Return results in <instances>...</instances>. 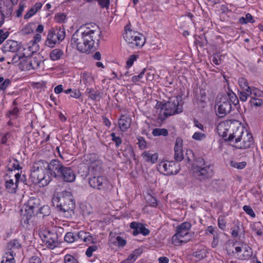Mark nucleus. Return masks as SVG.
Instances as JSON below:
<instances>
[{
  "label": "nucleus",
  "instance_id": "obj_1",
  "mask_svg": "<svg viewBox=\"0 0 263 263\" xmlns=\"http://www.w3.org/2000/svg\"><path fill=\"white\" fill-rule=\"evenodd\" d=\"M224 124H219L217 129L219 135H221L226 141L233 142L234 146L238 149H247L251 147L254 144V140L252 134L248 132L243 126H240L236 128L232 133H228L229 130L221 133V128Z\"/></svg>",
  "mask_w": 263,
  "mask_h": 263
},
{
  "label": "nucleus",
  "instance_id": "obj_2",
  "mask_svg": "<svg viewBox=\"0 0 263 263\" xmlns=\"http://www.w3.org/2000/svg\"><path fill=\"white\" fill-rule=\"evenodd\" d=\"M48 167L47 162L45 160H41L34 163L29 180L35 184H39L43 186L47 185L51 181Z\"/></svg>",
  "mask_w": 263,
  "mask_h": 263
},
{
  "label": "nucleus",
  "instance_id": "obj_3",
  "mask_svg": "<svg viewBox=\"0 0 263 263\" xmlns=\"http://www.w3.org/2000/svg\"><path fill=\"white\" fill-rule=\"evenodd\" d=\"M193 173L197 180L204 181L210 179L213 176V166L203 158L198 157L193 164Z\"/></svg>",
  "mask_w": 263,
  "mask_h": 263
},
{
  "label": "nucleus",
  "instance_id": "obj_4",
  "mask_svg": "<svg viewBox=\"0 0 263 263\" xmlns=\"http://www.w3.org/2000/svg\"><path fill=\"white\" fill-rule=\"evenodd\" d=\"M52 204L57 210L63 213L72 212L75 209V201L70 192L63 191L54 195L52 198Z\"/></svg>",
  "mask_w": 263,
  "mask_h": 263
},
{
  "label": "nucleus",
  "instance_id": "obj_5",
  "mask_svg": "<svg viewBox=\"0 0 263 263\" xmlns=\"http://www.w3.org/2000/svg\"><path fill=\"white\" fill-rule=\"evenodd\" d=\"M82 29V33L85 37V41L88 47V53L95 47V43L99 44L101 39V31L98 26L95 24H88L81 26Z\"/></svg>",
  "mask_w": 263,
  "mask_h": 263
},
{
  "label": "nucleus",
  "instance_id": "obj_6",
  "mask_svg": "<svg viewBox=\"0 0 263 263\" xmlns=\"http://www.w3.org/2000/svg\"><path fill=\"white\" fill-rule=\"evenodd\" d=\"M156 109H160L158 118L161 121L164 120L168 117L182 111V107L179 104L177 99L170 100L165 103L158 102L155 106Z\"/></svg>",
  "mask_w": 263,
  "mask_h": 263
},
{
  "label": "nucleus",
  "instance_id": "obj_7",
  "mask_svg": "<svg viewBox=\"0 0 263 263\" xmlns=\"http://www.w3.org/2000/svg\"><path fill=\"white\" fill-rule=\"evenodd\" d=\"M191 224L188 222H184L177 228V233L173 236L172 241L175 245H180L187 242L190 239L189 231Z\"/></svg>",
  "mask_w": 263,
  "mask_h": 263
},
{
  "label": "nucleus",
  "instance_id": "obj_8",
  "mask_svg": "<svg viewBox=\"0 0 263 263\" xmlns=\"http://www.w3.org/2000/svg\"><path fill=\"white\" fill-rule=\"evenodd\" d=\"M127 26L125 27V32L123 34V37L126 42L132 48L142 47L145 43L144 36L142 34L132 30H127Z\"/></svg>",
  "mask_w": 263,
  "mask_h": 263
},
{
  "label": "nucleus",
  "instance_id": "obj_9",
  "mask_svg": "<svg viewBox=\"0 0 263 263\" xmlns=\"http://www.w3.org/2000/svg\"><path fill=\"white\" fill-rule=\"evenodd\" d=\"M65 37V31L64 28L61 27L51 28L48 31L45 44L50 48H53L56 44H59Z\"/></svg>",
  "mask_w": 263,
  "mask_h": 263
},
{
  "label": "nucleus",
  "instance_id": "obj_10",
  "mask_svg": "<svg viewBox=\"0 0 263 263\" xmlns=\"http://www.w3.org/2000/svg\"><path fill=\"white\" fill-rule=\"evenodd\" d=\"M70 44L72 47H76L77 49L82 53H88V47L86 45L85 37L82 33V29L81 27L72 34Z\"/></svg>",
  "mask_w": 263,
  "mask_h": 263
},
{
  "label": "nucleus",
  "instance_id": "obj_11",
  "mask_svg": "<svg viewBox=\"0 0 263 263\" xmlns=\"http://www.w3.org/2000/svg\"><path fill=\"white\" fill-rule=\"evenodd\" d=\"M216 106H217V114L220 117H224L232 109L231 104L227 96L218 97Z\"/></svg>",
  "mask_w": 263,
  "mask_h": 263
},
{
  "label": "nucleus",
  "instance_id": "obj_12",
  "mask_svg": "<svg viewBox=\"0 0 263 263\" xmlns=\"http://www.w3.org/2000/svg\"><path fill=\"white\" fill-rule=\"evenodd\" d=\"M42 241L47 247L51 249H53L59 245L58 236L56 233H52L50 231H45L40 234Z\"/></svg>",
  "mask_w": 263,
  "mask_h": 263
},
{
  "label": "nucleus",
  "instance_id": "obj_13",
  "mask_svg": "<svg viewBox=\"0 0 263 263\" xmlns=\"http://www.w3.org/2000/svg\"><path fill=\"white\" fill-rule=\"evenodd\" d=\"M47 165L50 178L51 177L59 178L65 166L60 160L57 159L52 160L49 163L47 162Z\"/></svg>",
  "mask_w": 263,
  "mask_h": 263
},
{
  "label": "nucleus",
  "instance_id": "obj_14",
  "mask_svg": "<svg viewBox=\"0 0 263 263\" xmlns=\"http://www.w3.org/2000/svg\"><path fill=\"white\" fill-rule=\"evenodd\" d=\"M159 170L165 175L176 174L179 170L174 161H162L159 165Z\"/></svg>",
  "mask_w": 263,
  "mask_h": 263
},
{
  "label": "nucleus",
  "instance_id": "obj_15",
  "mask_svg": "<svg viewBox=\"0 0 263 263\" xmlns=\"http://www.w3.org/2000/svg\"><path fill=\"white\" fill-rule=\"evenodd\" d=\"M107 183L105 178L101 176H94L89 180L90 186L98 190H104Z\"/></svg>",
  "mask_w": 263,
  "mask_h": 263
},
{
  "label": "nucleus",
  "instance_id": "obj_16",
  "mask_svg": "<svg viewBox=\"0 0 263 263\" xmlns=\"http://www.w3.org/2000/svg\"><path fill=\"white\" fill-rule=\"evenodd\" d=\"M32 200H30L28 201V204L27 206L28 209H25V213L23 214L21 218L22 224H28L33 216L34 209L35 207L32 204Z\"/></svg>",
  "mask_w": 263,
  "mask_h": 263
},
{
  "label": "nucleus",
  "instance_id": "obj_17",
  "mask_svg": "<svg viewBox=\"0 0 263 263\" xmlns=\"http://www.w3.org/2000/svg\"><path fill=\"white\" fill-rule=\"evenodd\" d=\"M21 243L17 239H12L7 245L6 254L14 257L16 254V250L21 248Z\"/></svg>",
  "mask_w": 263,
  "mask_h": 263
},
{
  "label": "nucleus",
  "instance_id": "obj_18",
  "mask_svg": "<svg viewBox=\"0 0 263 263\" xmlns=\"http://www.w3.org/2000/svg\"><path fill=\"white\" fill-rule=\"evenodd\" d=\"M5 189L9 193H15L18 187V184L14 182L11 176L6 174L4 176Z\"/></svg>",
  "mask_w": 263,
  "mask_h": 263
},
{
  "label": "nucleus",
  "instance_id": "obj_19",
  "mask_svg": "<svg viewBox=\"0 0 263 263\" xmlns=\"http://www.w3.org/2000/svg\"><path fill=\"white\" fill-rule=\"evenodd\" d=\"M59 178L63 180L64 181L71 182L75 180V174L70 167L65 166Z\"/></svg>",
  "mask_w": 263,
  "mask_h": 263
},
{
  "label": "nucleus",
  "instance_id": "obj_20",
  "mask_svg": "<svg viewBox=\"0 0 263 263\" xmlns=\"http://www.w3.org/2000/svg\"><path fill=\"white\" fill-rule=\"evenodd\" d=\"M182 143L183 141L180 139L177 138L176 139L174 146V159L176 161L180 162L184 158L182 151Z\"/></svg>",
  "mask_w": 263,
  "mask_h": 263
},
{
  "label": "nucleus",
  "instance_id": "obj_21",
  "mask_svg": "<svg viewBox=\"0 0 263 263\" xmlns=\"http://www.w3.org/2000/svg\"><path fill=\"white\" fill-rule=\"evenodd\" d=\"M19 48V45L16 41L9 40L4 44L3 50L4 52H15L17 51Z\"/></svg>",
  "mask_w": 263,
  "mask_h": 263
},
{
  "label": "nucleus",
  "instance_id": "obj_22",
  "mask_svg": "<svg viewBox=\"0 0 263 263\" xmlns=\"http://www.w3.org/2000/svg\"><path fill=\"white\" fill-rule=\"evenodd\" d=\"M132 120L130 118L126 116H122L118 121L120 128L123 132L126 131L130 127Z\"/></svg>",
  "mask_w": 263,
  "mask_h": 263
},
{
  "label": "nucleus",
  "instance_id": "obj_23",
  "mask_svg": "<svg viewBox=\"0 0 263 263\" xmlns=\"http://www.w3.org/2000/svg\"><path fill=\"white\" fill-rule=\"evenodd\" d=\"M43 61V57L40 54H36L30 57V64L31 69H37Z\"/></svg>",
  "mask_w": 263,
  "mask_h": 263
},
{
  "label": "nucleus",
  "instance_id": "obj_24",
  "mask_svg": "<svg viewBox=\"0 0 263 263\" xmlns=\"http://www.w3.org/2000/svg\"><path fill=\"white\" fill-rule=\"evenodd\" d=\"M130 227L133 229H138L139 233L142 234L144 236H146L149 233V230L140 223L132 222L130 224Z\"/></svg>",
  "mask_w": 263,
  "mask_h": 263
},
{
  "label": "nucleus",
  "instance_id": "obj_25",
  "mask_svg": "<svg viewBox=\"0 0 263 263\" xmlns=\"http://www.w3.org/2000/svg\"><path fill=\"white\" fill-rule=\"evenodd\" d=\"M142 156L145 160L147 162H151L152 163H155L158 159V155L157 153L152 154L149 152H144Z\"/></svg>",
  "mask_w": 263,
  "mask_h": 263
},
{
  "label": "nucleus",
  "instance_id": "obj_26",
  "mask_svg": "<svg viewBox=\"0 0 263 263\" xmlns=\"http://www.w3.org/2000/svg\"><path fill=\"white\" fill-rule=\"evenodd\" d=\"M20 67L22 70H31L30 57H27L24 56L20 63Z\"/></svg>",
  "mask_w": 263,
  "mask_h": 263
},
{
  "label": "nucleus",
  "instance_id": "obj_27",
  "mask_svg": "<svg viewBox=\"0 0 263 263\" xmlns=\"http://www.w3.org/2000/svg\"><path fill=\"white\" fill-rule=\"evenodd\" d=\"M63 51L60 49H53L50 53V57L52 61L59 60L63 55Z\"/></svg>",
  "mask_w": 263,
  "mask_h": 263
},
{
  "label": "nucleus",
  "instance_id": "obj_28",
  "mask_svg": "<svg viewBox=\"0 0 263 263\" xmlns=\"http://www.w3.org/2000/svg\"><path fill=\"white\" fill-rule=\"evenodd\" d=\"M8 170L12 172L13 170L21 169L19 162L15 159L10 160L7 165Z\"/></svg>",
  "mask_w": 263,
  "mask_h": 263
},
{
  "label": "nucleus",
  "instance_id": "obj_29",
  "mask_svg": "<svg viewBox=\"0 0 263 263\" xmlns=\"http://www.w3.org/2000/svg\"><path fill=\"white\" fill-rule=\"evenodd\" d=\"M88 164H89V168L93 170L95 172L99 171L101 168L102 163L101 161L99 160H95L93 161H90Z\"/></svg>",
  "mask_w": 263,
  "mask_h": 263
},
{
  "label": "nucleus",
  "instance_id": "obj_30",
  "mask_svg": "<svg viewBox=\"0 0 263 263\" xmlns=\"http://www.w3.org/2000/svg\"><path fill=\"white\" fill-rule=\"evenodd\" d=\"M238 82L239 86L243 90H246L247 92L249 89H250L248 80L246 78H240Z\"/></svg>",
  "mask_w": 263,
  "mask_h": 263
},
{
  "label": "nucleus",
  "instance_id": "obj_31",
  "mask_svg": "<svg viewBox=\"0 0 263 263\" xmlns=\"http://www.w3.org/2000/svg\"><path fill=\"white\" fill-rule=\"evenodd\" d=\"M247 92L249 93L251 98H252V96L255 98L259 97L262 94V91L254 87H250V89H249Z\"/></svg>",
  "mask_w": 263,
  "mask_h": 263
},
{
  "label": "nucleus",
  "instance_id": "obj_32",
  "mask_svg": "<svg viewBox=\"0 0 263 263\" xmlns=\"http://www.w3.org/2000/svg\"><path fill=\"white\" fill-rule=\"evenodd\" d=\"M152 134L154 136H167L168 134V131L166 129L158 128L154 129Z\"/></svg>",
  "mask_w": 263,
  "mask_h": 263
},
{
  "label": "nucleus",
  "instance_id": "obj_33",
  "mask_svg": "<svg viewBox=\"0 0 263 263\" xmlns=\"http://www.w3.org/2000/svg\"><path fill=\"white\" fill-rule=\"evenodd\" d=\"M228 98L230 101L231 104L233 103L234 105H236L238 104L239 100L237 96L233 91H231L227 92Z\"/></svg>",
  "mask_w": 263,
  "mask_h": 263
},
{
  "label": "nucleus",
  "instance_id": "obj_34",
  "mask_svg": "<svg viewBox=\"0 0 263 263\" xmlns=\"http://www.w3.org/2000/svg\"><path fill=\"white\" fill-rule=\"evenodd\" d=\"M249 103L251 107H258L263 104V101L261 99L252 96V98L249 101Z\"/></svg>",
  "mask_w": 263,
  "mask_h": 263
},
{
  "label": "nucleus",
  "instance_id": "obj_35",
  "mask_svg": "<svg viewBox=\"0 0 263 263\" xmlns=\"http://www.w3.org/2000/svg\"><path fill=\"white\" fill-rule=\"evenodd\" d=\"M230 165L234 168L241 170L246 167L247 162L246 161L238 162L232 160L231 161Z\"/></svg>",
  "mask_w": 263,
  "mask_h": 263
},
{
  "label": "nucleus",
  "instance_id": "obj_36",
  "mask_svg": "<svg viewBox=\"0 0 263 263\" xmlns=\"http://www.w3.org/2000/svg\"><path fill=\"white\" fill-rule=\"evenodd\" d=\"M146 200L150 206L156 207L157 205V200L156 198L150 194H148L146 197Z\"/></svg>",
  "mask_w": 263,
  "mask_h": 263
},
{
  "label": "nucleus",
  "instance_id": "obj_37",
  "mask_svg": "<svg viewBox=\"0 0 263 263\" xmlns=\"http://www.w3.org/2000/svg\"><path fill=\"white\" fill-rule=\"evenodd\" d=\"M39 214L42 215V217L47 216L50 214V209L49 206L44 205L39 209Z\"/></svg>",
  "mask_w": 263,
  "mask_h": 263
},
{
  "label": "nucleus",
  "instance_id": "obj_38",
  "mask_svg": "<svg viewBox=\"0 0 263 263\" xmlns=\"http://www.w3.org/2000/svg\"><path fill=\"white\" fill-rule=\"evenodd\" d=\"M64 239L67 242H73L76 240L75 234L72 232L67 233L64 237Z\"/></svg>",
  "mask_w": 263,
  "mask_h": 263
},
{
  "label": "nucleus",
  "instance_id": "obj_39",
  "mask_svg": "<svg viewBox=\"0 0 263 263\" xmlns=\"http://www.w3.org/2000/svg\"><path fill=\"white\" fill-rule=\"evenodd\" d=\"M86 93L89 95V98L93 100H97L99 97V93L90 88H87L86 90Z\"/></svg>",
  "mask_w": 263,
  "mask_h": 263
},
{
  "label": "nucleus",
  "instance_id": "obj_40",
  "mask_svg": "<svg viewBox=\"0 0 263 263\" xmlns=\"http://www.w3.org/2000/svg\"><path fill=\"white\" fill-rule=\"evenodd\" d=\"M42 7L41 3H36L28 11L32 16L37 12Z\"/></svg>",
  "mask_w": 263,
  "mask_h": 263
},
{
  "label": "nucleus",
  "instance_id": "obj_41",
  "mask_svg": "<svg viewBox=\"0 0 263 263\" xmlns=\"http://www.w3.org/2000/svg\"><path fill=\"white\" fill-rule=\"evenodd\" d=\"M97 249H98V247L96 245L89 246L87 248L85 254L87 257H90L92 255V253L93 252L96 251L97 250Z\"/></svg>",
  "mask_w": 263,
  "mask_h": 263
},
{
  "label": "nucleus",
  "instance_id": "obj_42",
  "mask_svg": "<svg viewBox=\"0 0 263 263\" xmlns=\"http://www.w3.org/2000/svg\"><path fill=\"white\" fill-rule=\"evenodd\" d=\"M65 263H78L77 260L72 255L67 254L64 257Z\"/></svg>",
  "mask_w": 263,
  "mask_h": 263
},
{
  "label": "nucleus",
  "instance_id": "obj_43",
  "mask_svg": "<svg viewBox=\"0 0 263 263\" xmlns=\"http://www.w3.org/2000/svg\"><path fill=\"white\" fill-rule=\"evenodd\" d=\"M238 95H239L240 100L243 102L246 101L248 97H250L249 93L247 92L246 90L238 91Z\"/></svg>",
  "mask_w": 263,
  "mask_h": 263
},
{
  "label": "nucleus",
  "instance_id": "obj_44",
  "mask_svg": "<svg viewBox=\"0 0 263 263\" xmlns=\"http://www.w3.org/2000/svg\"><path fill=\"white\" fill-rule=\"evenodd\" d=\"M110 137L113 141L116 143V146H119L122 143V140L119 136H116V134L112 133L110 134Z\"/></svg>",
  "mask_w": 263,
  "mask_h": 263
},
{
  "label": "nucleus",
  "instance_id": "obj_45",
  "mask_svg": "<svg viewBox=\"0 0 263 263\" xmlns=\"http://www.w3.org/2000/svg\"><path fill=\"white\" fill-rule=\"evenodd\" d=\"M75 235L76 238V241H78V240H81L83 241L84 239H85V236L87 235V232L83 231H80L78 233H76Z\"/></svg>",
  "mask_w": 263,
  "mask_h": 263
},
{
  "label": "nucleus",
  "instance_id": "obj_46",
  "mask_svg": "<svg viewBox=\"0 0 263 263\" xmlns=\"http://www.w3.org/2000/svg\"><path fill=\"white\" fill-rule=\"evenodd\" d=\"M138 55L135 54L131 55L126 61V66L128 68L131 67L133 65L134 62L138 58Z\"/></svg>",
  "mask_w": 263,
  "mask_h": 263
},
{
  "label": "nucleus",
  "instance_id": "obj_47",
  "mask_svg": "<svg viewBox=\"0 0 263 263\" xmlns=\"http://www.w3.org/2000/svg\"><path fill=\"white\" fill-rule=\"evenodd\" d=\"M92 80V77L88 73H83L82 81L86 85H87V84L90 83Z\"/></svg>",
  "mask_w": 263,
  "mask_h": 263
},
{
  "label": "nucleus",
  "instance_id": "obj_48",
  "mask_svg": "<svg viewBox=\"0 0 263 263\" xmlns=\"http://www.w3.org/2000/svg\"><path fill=\"white\" fill-rule=\"evenodd\" d=\"M142 252V250L141 249H137L135 250L133 252L130 254L129 256L134 259V261L136 260L138 256L140 255Z\"/></svg>",
  "mask_w": 263,
  "mask_h": 263
},
{
  "label": "nucleus",
  "instance_id": "obj_49",
  "mask_svg": "<svg viewBox=\"0 0 263 263\" xmlns=\"http://www.w3.org/2000/svg\"><path fill=\"white\" fill-rule=\"evenodd\" d=\"M243 209L249 215L252 217H255V214L250 206L245 205L243 207Z\"/></svg>",
  "mask_w": 263,
  "mask_h": 263
},
{
  "label": "nucleus",
  "instance_id": "obj_50",
  "mask_svg": "<svg viewBox=\"0 0 263 263\" xmlns=\"http://www.w3.org/2000/svg\"><path fill=\"white\" fill-rule=\"evenodd\" d=\"M205 135L200 133V132H196L192 136L193 139L196 140H201L205 138Z\"/></svg>",
  "mask_w": 263,
  "mask_h": 263
},
{
  "label": "nucleus",
  "instance_id": "obj_51",
  "mask_svg": "<svg viewBox=\"0 0 263 263\" xmlns=\"http://www.w3.org/2000/svg\"><path fill=\"white\" fill-rule=\"evenodd\" d=\"M145 69H144L142 70V71L140 72V73L139 75L133 76L132 78V81L134 83L139 82L140 80L143 78V75L145 73Z\"/></svg>",
  "mask_w": 263,
  "mask_h": 263
},
{
  "label": "nucleus",
  "instance_id": "obj_52",
  "mask_svg": "<svg viewBox=\"0 0 263 263\" xmlns=\"http://www.w3.org/2000/svg\"><path fill=\"white\" fill-rule=\"evenodd\" d=\"M1 263H15V261L14 257L7 255V256H4L3 257V260L1 261Z\"/></svg>",
  "mask_w": 263,
  "mask_h": 263
},
{
  "label": "nucleus",
  "instance_id": "obj_53",
  "mask_svg": "<svg viewBox=\"0 0 263 263\" xmlns=\"http://www.w3.org/2000/svg\"><path fill=\"white\" fill-rule=\"evenodd\" d=\"M83 242L88 244L91 243H95V239L89 233L87 232V235L85 236Z\"/></svg>",
  "mask_w": 263,
  "mask_h": 263
},
{
  "label": "nucleus",
  "instance_id": "obj_54",
  "mask_svg": "<svg viewBox=\"0 0 263 263\" xmlns=\"http://www.w3.org/2000/svg\"><path fill=\"white\" fill-rule=\"evenodd\" d=\"M11 81L9 79H6L0 84V89L5 90L10 84Z\"/></svg>",
  "mask_w": 263,
  "mask_h": 263
},
{
  "label": "nucleus",
  "instance_id": "obj_55",
  "mask_svg": "<svg viewBox=\"0 0 263 263\" xmlns=\"http://www.w3.org/2000/svg\"><path fill=\"white\" fill-rule=\"evenodd\" d=\"M221 55L220 56L218 54H215L213 55L212 62L214 64L216 65H219L221 64V59L220 58Z\"/></svg>",
  "mask_w": 263,
  "mask_h": 263
},
{
  "label": "nucleus",
  "instance_id": "obj_56",
  "mask_svg": "<svg viewBox=\"0 0 263 263\" xmlns=\"http://www.w3.org/2000/svg\"><path fill=\"white\" fill-rule=\"evenodd\" d=\"M117 239L118 241L116 246H118V247H123L126 245V240L121 237L117 236Z\"/></svg>",
  "mask_w": 263,
  "mask_h": 263
},
{
  "label": "nucleus",
  "instance_id": "obj_57",
  "mask_svg": "<svg viewBox=\"0 0 263 263\" xmlns=\"http://www.w3.org/2000/svg\"><path fill=\"white\" fill-rule=\"evenodd\" d=\"M118 239H117V236H114L112 235V233H110L109 235V241L110 243L113 244L114 245H116L117 243Z\"/></svg>",
  "mask_w": 263,
  "mask_h": 263
},
{
  "label": "nucleus",
  "instance_id": "obj_58",
  "mask_svg": "<svg viewBox=\"0 0 263 263\" xmlns=\"http://www.w3.org/2000/svg\"><path fill=\"white\" fill-rule=\"evenodd\" d=\"M25 7L24 4L20 3L19 5V8L16 11V16L19 17L22 16V12L24 11Z\"/></svg>",
  "mask_w": 263,
  "mask_h": 263
},
{
  "label": "nucleus",
  "instance_id": "obj_59",
  "mask_svg": "<svg viewBox=\"0 0 263 263\" xmlns=\"http://www.w3.org/2000/svg\"><path fill=\"white\" fill-rule=\"evenodd\" d=\"M66 16L64 13H60L55 15V19L57 22H62L66 19Z\"/></svg>",
  "mask_w": 263,
  "mask_h": 263
},
{
  "label": "nucleus",
  "instance_id": "obj_60",
  "mask_svg": "<svg viewBox=\"0 0 263 263\" xmlns=\"http://www.w3.org/2000/svg\"><path fill=\"white\" fill-rule=\"evenodd\" d=\"M29 263H41V260L39 257L33 256L30 258Z\"/></svg>",
  "mask_w": 263,
  "mask_h": 263
},
{
  "label": "nucleus",
  "instance_id": "obj_61",
  "mask_svg": "<svg viewBox=\"0 0 263 263\" xmlns=\"http://www.w3.org/2000/svg\"><path fill=\"white\" fill-rule=\"evenodd\" d=\"M81 95V93L79 90L74 89V90H72L70 97L74 98H79Z\"/></svg>",
  "mask_w": 263,
  "mask_h": 263
},
{
  "label": "nucleus",
  "instance_id": "obj_62",
  "mask_svg": "<svg viewBox=\"0 0 263 263\" xmlns=\"http://www.w3.org/2000/svg\"><path fill=\"white\" fill-rule=\"evenodd\" d=\"M139 140V146L140 148V149H144L146 147V142L142 138H140L138 139Z\"/></svg>",
  "mask_w": 263,
  "mask_h": 263
},
{
  "label": "nucleus",
  "instance_id": "obj_63",
  "mask_svg": "<svg viewBox=\"0 0 263 263\" xmlns=\"http://www.w3.org/2000/svg\"><path fill=\"white\" fill-rule=\"evenodd\" d=\"M23 58V57L20 56L16 53L14 54V55L12 57V63H15L17 62L18 61H21L22 59Z\"/></svg>",
  "mask_w": 263,
  "mask_h": 263
},
{
  "label": "nucleus",
  "instance_id": "obj_64",
  "mask_svg": "<svg viewBox=\"0 0 263 263\" xmlns=\"http://www.w3.org/2000/svg\"><path fill=\"white\" fill-rule=\"evenodd\" d=\"M226 225V222L223 218L218 219V226L221 229H223Z\"/></svg>",
  "mask_w": 263,
  "mask_h": 263
}]
</instances>
